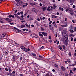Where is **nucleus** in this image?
Here are the masks:
<instances>
[{"mask_svg":"<svg viewBox=\"0 0 76 76\" xmlns=\"http://www.w3.org/2000/svg\"><path fill=\"white\" fill-rule=\"evenodd\" d=\"M35 58L36 59H37V60H40V58H37V57H35Z\"/></svg>","mask_w":76,"mask_h":76,"instance_id":"e433bc0d","label":"nucleus"},{"mask_svg":"<svg viewBox=\"0 0 76 76\" xmlns=\"http://www.w3.org/2000/svg\"><path fill=\"white\" fill-rule=\"evenodd\" d=\"M15 16L17 18H19L20 17L19 16V15H15Z\"/></svg>","mask_w":76,"mask_h":76,"instance_id":"5701e85b","label":"nucleus"},{"mask_svg":"<svg viewBox=\"0 0 76 76\" xmlns=\"http://www.w3.org/2000/svg\"><path fill=\"white\" fill-rule=\"evenodd\" d=\"M58 44H59V41H58L57 42V45H58Z\"/></svg>","mask_w":76,"mask_h":76,"instance_id":"052dcab7","label":"nucleus"},{"mask_svg":"<svg viewBox=\"0 0 76 76\" xmlns=\"http://www.w3.org/2000/svg\"><path fill=\"white\" fill-rule=\"evenodd\" d=\"M16 5L17 6H20V2H17V4H16Z\"/></svg>","mask_w":76,"mask_h":76,"instance_id":"4468645a","label":"nucleus"},{"mask_svg":"<svg viewBox=\"0 0 76 76\" xmlns=\"http://www.w3.org/2000/svg\"><path fill=\"white\" fill-rule=\"evenodd\" d=\"M22 56H20V60L21 61L22 60Z\"/></svg>","mask_w":76,"mask_h":76,"instance_id":"6e6d98bb","label":"nucleus"},{"mask_svg":"<svg viewBox=\"0 0 76 76\" xmlns=\"http://www.w3.org/2000/svg\"><path fill=\"white\" fill-rule=\"evenodd\" d=\"M21 22L22 23H23V22H25V20H21Z\"/></svg>","mask_w":76,"mask_h":76,"instance_id":"37998d69","label":"nucleus"},{"mask_svg":"<svg viewBox=\"0 0 76 76\" xmlns=\"http://www.w3.org/2000/svg\"><path fill=\"white\" fill-rule=\"evenodd\" d=\"M12 15H9V18H12Z\"/></svg>","mask_w":76,"mask_h":76,"instance_id":"7c9ffc66","label":"nucleus"},{"mask_svg":"<svg viewBox=\"0 0 76 76\" xmlns=\"http://www.w3.org/2000/svg\"><path fill=\"white\" fill-rule=\"evenodd\" d=\"M50 50H51V51H52V52H54V50H53V49H50Z\"/></svg>","mask_w":76,"mask_h":76,"instance_id":"4d7b16f0","label":"nucleus"},{"mask_svg":"<svg viewBox=\"0 0 76 76\" xmlns=\"http://www.w3.org/2000/svg\"><path fill=\"white\" fill-rule=\"evenodd\" d=\"M53 9H55L56 8V5L55 4H53Z\"/></svg>","mask_w":76,"mask_h":76,"instance_id":"1a4fd4ad","label":"nucleus"},{"mask_svg":"<svg viewBox=\"0 0 76 76\" xmlns=\"http://www.w3.org/2000/svg\"><path fill=\"white\" fill-rule=\"evenodd\" d=\"M72 7L73 8H74V9H75V5H73Z\"/></svg>","mask_w":76,"mask_h":76,"instance_id":"3c124183","label":"nucleus"},{"mask_svg":"<svg viewBox=\"0 0 76 76\" xmlns=\"http://www.w3.org/2000/svg\"><path fill=\"white\" fill-rule=\"evenodd\" d=\"M39 57L40 58H42V57L41 56H39Z\"/></svg>","mask_w":76,"mask_h":76,"instance_id":"bf43d9fd","label":"nucleus"},{"mask_svg":"<svg viewBox=\"0 0 76 76\" xmlns=\"http://www.w3.org/2000/svg\"><path fill=\"white\" fill-rule=\"evenodd\" d=\"M19 19H20V20H23V19H24L23 18H21L20 17L19 18Z\"/></svg>","mask_w":76,"mask_h":76,"instance_id":"f704fd0d","label":"nucleus"},{"mask_svg":"<svg viewBox=\"0 0 76 76\" xmlns=\"http://www.w3.org/2000/svg\"><path fill=\"white\" fill-rule=\"evenodd\" d=\"M66 1H68V2H69V3H72V1H73V0H66Z\"/></svg>","mask_w":76,"mask_h":76,"instance_id":"ddd939ff","label":"nucleus"},{"mask_svg":"<svg viewBox=\"0 0 76 76\" xmlns=\"http://www.w3.org/2000/svg\"><path fill=\"white\" fill-rule=\"evenodd\" d=\"M6 20H9V19L8 18H6L5 19Z\"/></svg>","mask_w":76,"mask_h":76,"instance_id":"a18cd8bd","label":"nucleus"},{"mask_svg":"<svg viewBox=\"0 0 76 76\" xmlns=\"http://www.w3.org/2000/svg\"><path fill=\"white\" fill-rule=\"evenodd\" d=\"M76 70V68H74L73 69V71H74V72H75V70Z\"/></svg>","mask_w":76,"mask_h":76,"instance_id":"a19ab883","label":"nucleus"},{"mask_svg":"<svg viewBox=\"0 0 76 76\" xmlns=\"http://www.w3.org/2000/svg\"><path fill=\"white\" fill-rule=\"evenodd\" d=\"M71 52H69V57H70L71 56Z\"/></svg>","mask_w":76,"mask_h":76,"instance_id":"a878e982","label":"nucleus"},{"mask_svg":"<svg viewBox=\"0 0 76 76\" xmlns=\"http://www.w3.org/2000/svg\"><path fill=\"white\" fill-rule=\"evenodd\" d=\"M52 23V21H50L49 22V24H51Z\"/></svg>","mask_w":76,"mask_h":76,"instance_id":"774afa93","label":"nucleus"},{"mask_svg":"<svg viewBox=\"0 0 76 76\" xmlns=\"http://www.w3.org/2000/svg\"><path fill=\"white\" fill-rule=\"evenodd\" d=\"M25 27V25H22L21 26H20V28H24V27Z\"/></svg>","mask_w":76,"mask_h":76,"instance_id":"412c9836","label":"nucleus"},{"mask_svg":"<svg viewBox=\"0 0 76 76\" xmlns=\"http://www.w3.org/2000/svg\"><path fill=\"white\" fill-rule=\"evenodd\" d=\"M42 34L44 36H47V34L45 33L44 32H42Z\"/></svg>","mask_w":76,"mask_h":76,"instance_id":"423d86ee","label":"nucleus"},{"mask_svg":"<svg viewBox=\"0 0 76 76\" xmlns=\"http://www.w3.org/2000/svg\"><path fill=\"white\" fill-rule=\"evenodd\" d=\"M32 12H37V9L35 8H33L32 9Z\"/></svg>","mask_w":76,"mask_h":76,"instance_id":"0eeeda50","label":"nucleus"},{"mask_svg":"<svg viewBox=\"0 0 76 76\" xmlns=\"http://www.w3.org/2000/svg\"><path fill=\"white\" fill-rule=\"evenodd\" d=\"M49 39H51V36L50 35L49 37Z\"/></svg>","mask_w":76,"mask_h":76,"instance_id":"09e8293b","label":"nucleus"},{"mask_svg":"<svg viewBox=\"0 0 76 76\" xmlns=\"http://www.w3.org/2000/svg\"><path fill=\"white\" fill-rule=\"evenodd\" d=\"M20 75V76H23V75L22 74H20V75Z\"/></svg>","mask_w":76,"mask_h":76,"instance_id":"338daca9","label":"nucleus"},{"mask_svg":"<svg viewBox=\"0 0 76 76\" xmlns=\"http://www.w3.org/2000/svg\"><path fill=\"white\" fill-rule=\"evenodd\" d=\"M55 17V15H53L52 16V18H54Z\"/></svg>","mask_w":76,"mask_h":76,"instance_id":"680f3d73","label":"nucleus"},{"mask_svg":"<svg viewBox=\"0 0 76 76\" xmlns=\"http://www.w3.org/2000/svg\"><path fill=\"white\" fill-rule=\"evenodd\" d=\"M71 41H73V38L72 37L71 38Z\"/></svg>","mask_w":76,"mask_h":76,"instance_id":"58836bf2","label":"nucleus"},{"mask_svg":"<svg viewBox=\"0 0 76 76\" xmlns=\"http://www.w3.org/2000/svg\"><path fill=\"white\" fill-rule=\"evenodd\" d=\"M20 13L21 15H23V12L21 11L20 12Z\"/></svg>","mask_w":76,"mask_h":76,"instance_id":"4c0bfd02","label":"nucleus"},{"mask_svg":"<svg viewBox=\"0 0 76 76\" xmlns=\"http://www.w3.org/2000/svg\"><path fill=\"white\" fill-rule=\"evenodd\" d=\"M68 35L65 36L64 37H63V41L64 42H67L68 41Z\"/></svg>","mask_w":76,"mask_h":76,"instance_id":"f257e3e1","label":"nucleus"},{"mask_svg":"<svg viewBox=\"0 0 76 76\" xmlns=\"http://www.w3.org/2000/svg\"><path fill=\"white\" fill-rule=\"evenodd\" d=\"M50 10H51L50 9H47L48 11H50Z\"/></svg>","mask_w":76,"mask_h":76,"instance_id":"69168bd1","label":"nucleus"},{"mask_svg":"<svg viewBox=\"0 0 76 76\" xmlns=\"http://www.w3.org/2000/svg\"><path fill=\"white\" fill-rule=\"evenodd\" d=\"M69 10L70 15H74V12H73V10H72V9L71 8H69Z\"/></svg>","mask_w":76,"mask_h":76,"instance_id":"7ed1b4c3","label":"nucleus"},{"mask_svg":"<svg viewBox=\"0 0 76 76\" xmlns=\"http://www.w3.org/2000/svg\"><path fill=\"white\" fill-rule=\"evenodd\" d=\"M42 34V32H40L39 33V35L40 36H41V37H43Z\"/></svg>","mask_w":76,"mask_h":76,"instance_id":"9b49d317","label":"nucleus"},{"mask_svg":"<svg viewBox=\"0 0 76 76\" xmlns=\"http://www.w3.org/2000/svg\"><path fill=\"white\" fill-rule=\"evenodd\" d=\"M31 37L32 38H35L38 37V36L35 34H32L31 35Z\"/></svg>","mask_w":76,"mask_h":76,"instance_id":"20e7f679","label":"nucleus"},{"mask_svg":"<svg viewBox=\"0 0 76 76\" xmlns=\"http://www.w3.org/2000/svg\"><path fill=\"white\" fill-rule=\"evenodd\" d=\"M0 22H1V23H4V22H3V21L1 20H0Z\"/></svg>","mask_w":76,"mask_h":76,"instance_id":"8fccbe9b","label":"nucleus"},{"mask_svg":"<svg viewBox=\"0 0 76 76\" xmlns=\"http://www.w3.org/2000/svg\"><path fill=\"white\" fill-rule=\"evenodd\" d=\"M62 36L63 37H65V36H67V35H68V34L67 33V31L64 30L62 32Z\"/></svg>","mask_w":76,"mask_h":76,"instance_id":"f03ea898","label":"nucleus"},{"mask_svg":"<svg viewBox=\"0 0 76 76\" xmlns=\"http://www.w3.org/2000/svg\"><path fill=\"white\" fill-rule=\"evenodd\" d=\"M72 66H76V64H72Z\"/></svg>","mask_w":76,"mask_h":76,"instance_id":"0e129e2a","label":"nucleus"},{"mask_svg":"<svg viewBox=\"0 0 76 76\" xmlns=\"http://www.w3.org/2000/svg\"><path fill=\"white\" fill-rule=\"evenodd\" d=\"M32 56H34V57H35V56H36V54L35 53H32Z\"/></svg>","mask_w":76,"mask_h":76,"instance_id":"c85d7f7f","label":"nucleus"},{"mask_svg":"<svg viewBox=\"0 0 76 76\" xmlns=\"http://www.w3.org/2000/svg\"><path fill=\"white\" fill-rule=\"evenodd\" d=\"M59 10H61L62 11H63V10H64V9H63V8H62L61 7H60L59 8Z\"/></svg>","mask_w":76,"mask_h":76,"instance_id":"aec40b11","label":"nucleus"},{"mask_svg":"<svg viewBox=\"0 0 76 76\" xmlns=\"http://www.w3.org/2000/svg\"><path fill=\"white\" fill-rule=\"evenodd\" d=\"M64 27H67V24H65L64 25Z\"/></svg>","mask_w":76,"mask_h":76,"instance_id":"c03bdc74","label":"nucleus"},{"mask_svg":"<svg viewBox=\"0 0 76 76\" xmlns=\"http://www.w3.org/2000/svg\"><path fill=\"white\" fill-rule=\"evenodd\" d=\"M12 74L13 75H15V71H13Z\"/></svg>","mask_w":76,"mask_h":76,"instance_id":"de8ad7c7","label":"nucleus"},{"mask_svg":"<svg viewBox=\"0 0 76 76\" xmlns=\"http://www.w3.org/2000/svg\"><path fill=\"white\" fill-rule=\"evenodd\" d=\"M70 36H71V37H72L73 38L74 37V35L73 34H71Z\"/></svg>","mask_w":76,"mask_h":76,"instance_id":"603ef678","label":"nucleus"},{"mask_svg":"<svg viewBox=\"0 0 76 76\" xmlns=\"http://www.w3.org/2000/svg\"><path fill=\"white\" fill-rule=\"evenodd\" d=\"M44 26H45V27H46V28H47V27H48V26H45V24H44Z\"/></svg>","mask_w":76,"mask_h":76,"instance_id":"5fc2aeb1","label":"nucleus"},{"mask_svg":"<svg viewBox=\"0 0 76 76\" xmlns=\"http://www.w3.org/2000/svg\"><path fill=\"white\" fill-rule=\"evenodd\" d=\"M5 70L6 71V72H7L8 71V69H7V67L5 69Z\"/></svg>","mask_w":76,"mask_h":76,"instance_id":"c9c22d12","label":"nucleus"},{"mask_svg":"<svg viewBox=\"0 0 76 76\" xmlns=\"http://www.w3.org/2000/svg\"><path fill=\"white\" fill-rule=\"evenodd\" d=\"M11 69H12L11 68V67H9L8 68V70H9V72H11Z\"/></svg>","mask_w":76,"mask_h":76,"instance_id":"4be33fe9","label":"nucleus"},{"mask_svg":"<svg viewBox=\"0 0 76 76\" xmlns=\"http://www.w3.org/2000/svg\"><path fill=\"white\" fill-rule=\"evenodd\" d=\"M47 9V8L46 7H44L43 8V11H45Z\"/></svg>","mask_w":76,"mask_h":76,"instance_id":"393cba45","label":"nucleus"},{"mask_svg":"<svg viewBox=\"0 0 76 76\" xmlns=\"http://www.w3.org/2000/svg\"><path fill=\"white\" fill-rule=\"evenodd\" d=\"M75 29H74V31H76V27H75L74 28Z\"/></svg>","mask_w":76,"mask_h":76,"instance_id":"13d9d810","label":"nucleus"},{"mask_svg":"<svg viewBox=\"0 0 76 76\" xmlns=\"http://www.w3.org/2000/svg\"><path fill=\"white\" fill-rule=\"evenodd\" d=\"M62 47L64 50H66V48H65V46L64 45H62Z\"/></svg>","mask_w":76,"mask_h":76,"instance_id":"a211bd4d","label":"nucleus"},{"mask_svg":"<svg viewBox=\"0 0 76 76\" xmlns=\"http://www.w3.org/2000/svg\"><path fill=\"white\" fill-rule=\"evenodd\" d=\"M69 8H67V9L66 10H65L66 12H67L68 10H69Z\"/></svg>","mask_w":76,"mask_h":76,"instance_id":"473e14b6","label":"nucleus"},{"mask_svg":"<svg viewBox=\"0 0 76 76\" xmlns=\"http://www.w3.org/2000/svg\"><path fill=\"white\" fill-rule=\"evenodd\" d=\"M61 67L62 70H63V71H64V70H65V68L64 67H63V66H62Z\"/></svg>","mask_w":76,"mask_h":76,"instance_id":"6e6552de","label":"nucleus"},{"mask_svg":"<svg viewBox=\"0 0 76 76\" xmlns=\"http://www.w3.org/2000/svg\"><path fill=\"white\" fill-rule=\"evenodd\" d=\"M67 61L68 63H71V61H70V60L69 59H67Z\"/></svg>","mask_w":76,"mask_h":76,"instance_id":"dca6fc26","label":"nucleus"},{"mask_svg":"<svg viewBox=\"0 0 76 76\" xmlns=\"http://www.w3.org/2000/svg\"><path fill=\"white\" fill-rule=\"evenodd\" d=\"M21 48L22 49V50H23V49H24V48H25V47H24L23 46H22L21 47Z\"/></svg>","mask_w":76,"mask_h":76,"instance_id":"cd10ccee","label":"nucleus"},{"mask_svg":"<svg viewBox=\"0 0 76 76\" xmlns=\"http://www.w3.org/2000/svg\"><path fill=\"white\" fill-rule=\"evenodd\" d=\"M64 44L66 46H67L68 45H69V44H68V43H67V42H64Z\"/></svg>","mask_w":76,"mask_h":76,"instance_id":"39448f33","label":"nucleus"},{"mask_svg":"<svg viewBox=\"0 0 76 76\" xmlns=\"http://www.w3.org/2000/svg\"><path fill=\"white\" fill-rule=\"evenodd\" d=\"M23 50L24 51H25V52H28V50H27V49L25 48H24Z\"/></svg>","mask_w":76,"mask_h":76,"instance_id":"f8f14e48","label":"nucleus"},{"mask_svg":"<svg viewBox=\"0 0 76 76\" xmlns=\"http://www.w3.org/2000/svg\"><path fill=\"white\" fill-rule=\"evenodd\" d=\"M30 4V5H31V6H34V5L35 4V2L32 3H31Z\"/></svg>","mask_w":76,"mask_h":76,"instance_id":"9d476101","label":"nucleus"},{"mask_svg":"<svg viewBox=\"0 0 76 76\" xmlns=\"http://www.w3.org/2000/svg\"><path fill=\"white\" fill-rule=\"evenodd\" d=\"M54 26L55 27H56V28H57V25L55 24L54 25Z\"/></svg>","mask_w":76,"mask_h":76,"instance_id":"e2e57ef3","label":"nucleus"},{"mask_svg":"<svg viewBox=\"0 0 76 76\" xmlns=\"http://www.w3.org/2000/svg\"><path fill=\"white\" fill-rule=\"evenodd\" d=\"M54 66L55 67H57V68H58V66L57 64H55Z\"/></svg>","mask_w":76,"mask_h":76,"instance_id":"bb28decb","label":"nucleus"},{"mask_svg":"<svg viewBox=\"0 0 76 76\" xmlns=\"http://www.w3.org/2000/svg\"><path fill=\"white\" fill-rule=\"evenodd\" d=\"M0 20H2V21H4V19L3 18H1L0 19Z\"/></svg>","mask_w":76,"mask_h":76,"instance_id":"2f4dec72","label":"nucleus"},{"mask_svg":"<svg viewBox=\"0 0 76 76\" xmlns=\"http://www.w3.org/2000/svg\"><path fill=\"white\" fill-rule=\"evenodd\" d=\"M69 28L70 29H73V26H72L71 25L70 26V27H69Z\"/></svg>","mask_w":76,"mask_h":76,"instance_id":"c756f323","label":"nucleus"},{"mask_svg":"<svg viewBox=\"0 0 76 76\" xmlns=\"http://www.w3.org/2000/svg\"><path fill=\"white\" fill-rule=\"evenodd\" d=\"M45 76H50V75H49V73H47L46 74Z\"/></svg>","mask_w":76,"mask_h":76,"instance_id":"79ce46f5","label":"nucleus"},{"mask_svg":"<svg viewBox=\"0 0 76 76\" xmlns=\"http://www.w3.org/2000/svg\"><path fill=\"white\" fill-rule=\"evenodd\" d=\"M8 53H9V52L7 50L5 52V54L6 55H7V54H8Z\"/></svg>","mask_w":76,"mask_h":76,"instance_id":"6ab92c4d","label":"nucleus"},{"mask_svg":"<svg viewBox=\"0 0 76 76\" xmlns=\"http://www.w3.org/2000/svg\"><path fill=\"white\" fill-rule=\"evenodd\" d=\"M69 31L72 34H73V32H74V31H73V30H72V29H70Z\"/></svg>","mask_w":76,"mask_h":76,"instance_id":"2eb2a0df","label":"nucleus"},{"mask_svg":"<svg viewBox=\"0 0 76 76\" xmlns=\"http://www.w3.org/2000/svg\"><path fill=\"white\" fill-rule=\"evenodd\" d=\"M5 36H6V34H3L1 35V37L3 38H4L5 37Z\"/></svg>","mask_w":76,"mask_h":76,"instance_id":"f3484780","label":"nucleus"},{"mask_svg":"<svg viewBox=\"0 0 76 76\" xmlns=\"http://www.w3.org/2000/svg\"><path fill=\"white\" fill-rule=\"evenodd\" d=\"M17 31L18 32H20V30L19 29H17Z\"/></svg>","mask_w":76,"mask_h":76,"instance_id":"ea45409f","label":"nucleus"},{"mask_svg":"<svg viewBox=\"0 0 76 76\" xmlns=\"http://www.w3.org/2000/svg\"><path fill=\"white\" fill-rule=\"evenodd\" d=\"M26 5L25 6H26H26H27L28 4V3H26L25 4Z\"/></svg>","mask_w":76,"mask_h":76,"instance_id":"49530a36","label":"nucleus"},{"mask_svg":"<svg viewBox=\"0 0 76 76\" xmlns=\"http://www.w3.org/2000/svg\"><path fill=\"white\" fill-rule=\"evenodd\" d=\"M70 73L72 74H73V72H72V70H70Z\"/></svg>","mask_w":76,"mask_h":76,"instance_id":"864d4df0","label":"nucleus"},{"mask_svg":"<svg viewBox=\"0 0 76 76\" xmlns=\"http://www.w3.org/2000/svg\"><path fill=\"white\" fill-rule=\"evenodd\" d=\"M44 48V46H43L42 47L40 48L39 50H42V49H43Z\"/></svg>","mask_w":76,"mask_h":76,"instance_id":"b1692460","label":"nucleus"},{"mask_svg":"<svg viewBox=\"0 0 76 76\" xmlns=\"http://www.w3.org/2000/svg\"><path fill=\"white\" fill-rule=\"evenodd\" d=\"M58 48L60 50H61V49H62V48H61V46L60 45L59 46Z\"/></svg>","mask_w":76,"mask_h":76,"instance_id":"72a5a7b5","label":"nucleus"}]
</instances>
